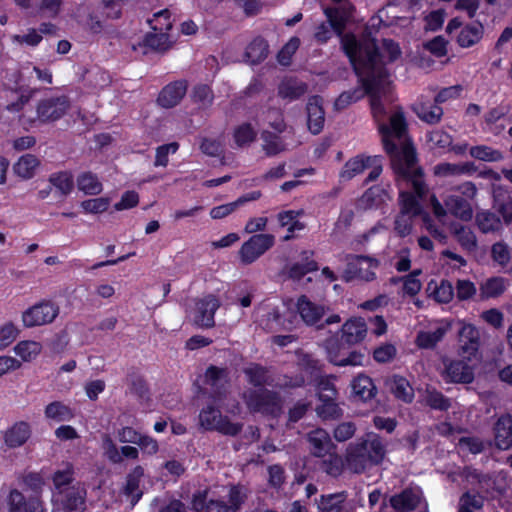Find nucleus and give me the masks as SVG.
Segmentation results:
<instances>
[{
  "mask_svg": "<svg viewBox=\"0 0 512 512\" xmlns=\"http://www.w3.org/2000/svg\"><path fill=\"white\" fill-rule=\"evenodd\" d=\"M341 43L356 74L364 82L370 94L371 111L378 123V128L380 129L382 124L390 126L391 119L395 115H400L404 133L407 134L403 114L390 107L394 97L390 76L384 67L383 60L387 58L388 61H394L399 57L401 52L398 44L392 40H384L379 50L374 39L369 36H363L357 40L353 35L343 36Z\"/></svg>",
  "mask_w": 512,
  "mask_h": 512,
  "instance_id": "nucleus-1",
  "label": "nucleus"
},
{
  "mask_svg": "<svg viewBox=\"0 0 512 512\" xmlns=\"http://www.w3.org/2000/svg\"><path fill=\"white\" fill-rule=\"evenodd\" d=\"M380 134L386 152L391 157L392 167L395 173L401 177V184H411L415 194L400 192L401 212L395 220V231L400 236L410 234L412 230V217L420 214L419 199L425 193L422 172L416 166L414 148L409 137L404 133V125L400 115L391 119V125L382 124Z\"/></svg>",
  "mask_w": 512,
  "mask_h": 512,
  "instance_id": "nucleus-2",
  "label": "nucleus"
},
{
  "mask_svg": "<svg viewBox=\"0 0 512 512\" xmlns=\"http://www.w3.org/2000/svg\"><path fill=\"white\" fill-rule=\"evenodd\" d=\"M385 454L386 448L382 439L376 434L369 433L347 447L346 468L353 473H362L369 467L380 464Z\"/></svg>",
  "mask_w": 512,
  "mask_h": 512,
  "instance_id": "nucleus-3",
  "label": "nucleus"
},
{
  "mask_svg": "<svg viewBox=\"0 0 512 512\" xmlns=\"http://www.w3.org/2000/svg\"><path fill=\"white\" fill-rule=\"evenodd\" d=\"M249 382L254 389L244 394L248 408L252 411L276 415L281 410V401L275 393L264 389L262 385L267 381L264 368L253 365L245 370Z\"/></svg>",
  "mask_w": 512,
  "mask_h": 512,
  "instance_id": "nucleus-4",
  "label": "nucleus"
},
{
  "mask_svg": "<svg viewBox=\"0 0 512 512\" xmlns=\"http://www.w3.org/2000/svg\"><path fill=\"white\" fill-rule=\"evenodd\" d=\"M35 65L30 62L23 64L19 70L9 79V95L6 109L12 113H18L23 110L26 104L37 93V89L32 87L35 76Z\"/></svg>",
  "mask_w": 512,
  "mask_h": 512,
  "instance_id": "nucleus-5",
  "label": "nucleus"
},
{
  "mask_svg": "<svg viewBox=\"0 0 512 512\" xmlns=\"http://www.w3.org/2000/svg\"><path fill=\"white\" fill-rule=\"evenodd\" d=\"M246 494L241 487H232L228 494V503L220 500H209L206 493H198L193 498V509L196 512H236Z\"/></svg>",
  "mask_w": 512,
  "mask_h": 512,
  "instance_id": "nucleus-6",
  "label": "nucleus"
},
{
  "mask_svg": "<svg viewBox=\"0 0 512 512\" xmlns=\"http://www.w3.org/2000/svg\"><path fill=\"white\" fill-rule=\"evenodd\" d=\"M59 313L58 304L50 300H42L24 310L21 321L26 328L44 326L54 322Z\"/></svg>",
  "mask_w": 512,
  "mask_h": 512,
  "instance_id": "nucleus-7",
  "label": "nucleus"
},
{
  "mask_svg": "<svg viewBox=\"0 0 512 512\" xmlns=\"http://www.w3.org/2000/svg\"><path fill=\"white\" fill-rule=\"evenodd\" d=\"M199 424L205 430L217 431L224 435L234 436L241 430L239 423L231 422L213 405H207L199 413Z\"/></svg>",
  "mask_w": 512,
  "mask_h": 512,
  "instance_id": "nucleus-8",
  "label": "nucleus"
},
{
  "mask_svg": "<svg viewBox=\"0 0 512 512\" xmlns=\"http://www.w3.org/2000/svg\"><path fill=\"white\" fill-rule=\"evenodd\" d=\"M86 490L79 484H73L65 490L54 491L52 503L56 510L64 512H82L85 508Z\"/></svg>",
  "mask_w": 512,
  "mask_h": 512,
  "instance_id": "nucleus-9",
  "label": "nucleus"
},
{
  "mask_svg": "<svg viewBox=\"0 0 512 512\" xmlns=\"http://www.w3.org/2000/svg\"><path fill=\"white\" fill-rule=\"evenodd\" d=\"M347 266L342 273V279L346 282L358 279L372 281L376 278L375 270L378 268V261L365 256H347Z\"/></svg>",
  "mask_w": 512,
  "mask_h": 512,
  "instance_id": "nucleus-10",
  "label": "nucleus"
},
{
  "mask_svg": "<svg viewBox=\"0 0 512 512\" xmlns=\"http://www.w3.org/2000/svg\"><path fill=\"white\" fill-rule=\"evenodd\" d=\"M459 355L469 362L479 361L481 358V338L477 327L472 324H462L458 330Z\"/></svg>",
  "mask_w": 512,
  "mask_h": 512,
  "instance_id": "nucleus-11",
  "label": "nucleus"
},
{
  "mask_svg": "<svg viewBox=\"0 0 512 512\" xmlns=\"http://www.w3.org/2000/svg\"><path fill=\"white\" fill-rule=\"evenodd\" d=\"M318 398L322 402L316 408L317 414L322 418H333L339 415L336 404L337 391L330 377H322L317 384Z\"/></svg>",
  "mask_w": 512,
  "mask_h": 512,
  "instance_id": "nucleus-12",
  "label": "nucleus"
},
{
  "mask_svg": "<svg viewBox=\"0 0 512 512\" xmlns=\"http://www.w3.org/2000/svg\"><path fill=\"white\" fill-rule=\"evenodd\" d=\"M275 237L271 234H255L245 241L240 250L239 257L243 264H251L273 247Z\"/></svg>",
  "mask_w": 512,
  "mask_h": 512,
  "instance_id": "nucleus-13",
  "label": "nucleus"
},
{
  "mask_svg": "<svg viewBox=\"0 0 512 512\" xmlns=\"http://www.w3.org/2000/svg\"><path fill=\"white\" fill-rule=\"evenodd\" d=\"M324 14L327 17L328 23L319 25L315 33L316 39L320 42H326L333 32L340 35L348 17L347 11L340 8H325Z\"/></svg>",
  "mask_w": 512,
  "mask_h": 512,
  "instance_id": "nucleus-14",
  "label": "nucleus"
},
{
  "mask_svg": "<svg viewBox=\"0 0 512 512\" xmlns=\"http://www.w3.org/2000/svg\"><path fill=\"white\" fill-rule=\"evenodd\" d=\"M69 108L66 96L45 98L37 104V116L42 122H53L63 117Z\"/></svg>",
  "mask_w": 512,
  "mask_h": 512,
  "instance_id": "nucleus-15",
  "label": "nucleus"
},
{
  "mask_svg": "<svg viewBox=\"0 0 512 512\" xmlns=\"http://www.w3.org/2000/svg\"><path fill=\"white\" fill-rule=\"evenodd\" d=\"M288 306L283 303L281 306L270 307L265 314L262 315L260 325L268 331H278L280 329L290 330L294 325L295 315L289 313Z\"/></svg>",
  "mask_w": 512,
  "mask_h": 512,
  "instance_id": "nucleus-16",
  "label": "nucleus"
},
{
  "mask_svg": "<svg viewBox=\"0 0 512 512\" xmlns=\"http://www.w3.org/2000/svg\"><path fill=\"white\" fill-rule=\"evenodd\" d=\"M220 307V300L214 295H206L195 304L194 322L201 327L209 328L214 325V314Z\"/></svg>",
  "mask_w": 512,
  "mask_h": 512,
  "instance_id": "nucleus-17",
  "label": "nucleus"
},
{
  "mask_svg": "<svg viewBox=\"0 0 512 512\" xmlns=\"http://www.w3.org/2000/svg\"><path fill=\"white\" fill-rule=\"evenodd\" d=\"M431 206L433 208L434 218L437 224L428 215H423V222L425 228L429 231L435 239L440 242L446 239L447 225H446V211L437 200L435 195L430 197Z\"/></svg>",
  "mask_w": 512,
  "mask_h": 512,
  "instance_id": "nucleus-18",
  "label": "nucleus"
},
{
  "mask_svg": "<svg viewBox=\"0 0 512 512\" xmlns=\"http://www.w3.org/2000/svg\"><path fill=\"white\" fill-rule=\"evenodd\" d=\"M8 512H45L41 501L34 496L27 499L24 494L16 489L12 490L8 497Z\"/></svg>",
  "mask_w": 512,
  "mask_h": 512,
  "instance_id": "nucleus-19",
  "label": "nucleus"
},
{
  "mask_svg": "<svg viewBox=\"0 0 512 512\" xmlns=\"http://www.w3.org/2000/svg\"><path fill=\"white\" fill-rule=\"evenodd\" d=\"M296 308L303 322L311 326L317 324L326 313L325 306L312 302L306 296L298 298Z\"/></svg>",
  "mask_w": 512,
  "mask_h": 512,
  "instance_id": "nucleus-20",
  "label": "nucleus"
},
{
  "mask_svg": "<svg viewBox=\"0 0 512 512\" xmlns=\"http://www.w3.org/2000/svg\"><path fill=\"white\" fill-rule=\"evenodd\" d=\"M494 440L497 448L507 450L512 447V416L502 415L494 426Z\"/></svg>",
  "mask_w": 512,
  "mask_h": 512,
  "instance_id": "nucleus-21",
  "label": "nucleus"
},
{
  "mask_svg": "<svg viewBox=\"0 0 512 512\" xmlns=\"http://www.w3.org/2000/svg\"><path fill=\"white\" fill-rule=\"evenodd\" d=\"M307 118L308 129L313 134L320 133L325 122V114L320 97L313 96L309 99L307 104Z\"/></svg>",
  "mask_w": 512,
  "mask_h": 512,
  "instance_id": "nucleus-22",
  "label": "nucleus"
},
{
  "mask_svg": "<svg viewBox=\"0 0 512 512\" xmlns=\"http://www.w3.org/2000/svg\"><path fill=\"white\" fill-rule=\"evenodd\" d=\"M390 503L397 512H409L424 506L421 492L418 490H405L401 494L393 496Z\"/></svg>",
  "mask_w": 512,
  "mask_h": 512,
  "instance_id": "nucleus-23",
  "label": "nucleus"
},
{
  "mask_svg": "<svg viewBox=\"0 0 512 512\" xmlns=\"http://www.w3.org/2000/svg\"><path fill=\"white\" fill-rule=\"evenodd\" d=\"M508 113V105L500 104L490 108L483 116L484 129L495 136L500 135L506 129V126L504 124H498V122L506 117Z\"/></svg>",
  "mask_w": 512,
  "mask_h": 512,
  "instance_id": "nucleus-24",
  "label": "nucleus"
},
{
  "mask_svg": "<svg viewBox=\"0 0 512 512\" xmlns=\"http://www.w3.org/2000/svg\"><path fill=\"white\" fill-rule=\"evenodd\" d=\"M187 91V84L185 81H177L168 84L163 88L159 97L158 103L165 108H171L177 105L184 97Z\"/></svg>",
  "mask_w": 512,
  "mask_h": 512,
  "instance_id": "nucleus-25",
  "label": "nucleus"
},
{
  "mask_svg": "<svg viewBox=\"0 0 512 512\" xmlns=\"http://www.w3.org/2000/svg\"><path fill=\"white\" fill-rule=\"evenodd\" d=\"M40 160L33 154H24L13 164L14 174L22 180L32 179L39 170Z\"/></svg>",
  "mask_w": 512,
  "mask_h": 512,
  "instance_id": "nucleus-26",
  "label": "nucleus"
},
{
  "mask_svg": "<svg viewBox=\"0 0 512 512\" xmlns=\"http://www.w3.org/2000/svg\"><path fill=\"white\" fill-rule=\"evenodd\" d=\"M493 208L505 224H512V197L500 186L493 189Z\"/></svg>",
  "mask_w": 512,
  "mask_h": 512,
  "instance_id": "nucleus-27",
  "label": "nucleus"
},
{
  "mask_svg": "<svg viewBox=\"0 0 512 512\" xmlns=\"http://www.w3.org/2000/svg\"><path fill=\"white\" fill-rule=\"evenodd\" d=\"M388 390L398 399L405 403L413 401L415 393L409 381L399 375H394L386 381Z\"/></svg>",
  "mask_w": 512,
  "mask_h": 512,
  "instance_id": "nucleus-28",
  "label": "nucleus"
},
{
  "mask_svg": "<svg viewBox=\"0 0 512 512\" xmlns=\"http://www.w3.org/2000/svg\"><path fill=\"white\" fill-rule=\"evenodd\" d=\"M303 215L302 211L287 210L277 215L281 227L287 228V234L283 237L284 241L292 239L297 232L304 230L305 224L299 220Z\"/></svg>",
  "mask_w": 512,
  "mask_h": 512,
  "instance_id": "nucleus-29",
  "label": "nucleus"
},
{
  "mask_svg": "<svg viewBox=\"0 0 512 512\" xmlns=\"http://www.w3.org/2000/svg\"><path fill=\"white\" fill-rule=\"evenodd\" d=\"M226 372L223 369H219L216 367H210L207 369L205 374V379L207 384H209L213 391V400L215 404L222 405L223 403V392L221 391L226 384Z\"/></svg>",
  "mask_w": 512,
  "mask_h": 512,
  "instance_id": "nucleus-30",
  "label": "nucleus"
},
{
  "mask_svg": "<svg viewBox=\"0 0 512 512\" xmlns=\"http://www.w3.org/2000/svg\"><path fill=\"white\" fill-rule=\"evenodd\" d=\"M367 332V326L362 318H352L342 326V336L349 344L362 341Z\"/></svg>",
  "mask_w": 512,
  "mask_h": 512,
  "instance_id": "nucleus-31",
  "label": "nucleus"
},
{
  "mask_svg": "<svg viewBox=\"0 0 512 512\" xmlns=\"http://www.w3.org/2000/svg\"><path fill=\"white\" fill-rule=\"evenodd\" d=\"M308 441L311 445L313 455L323 457L333 447L329 434L323 429H316L308 434Z\"/></svg>",
  "mask_w": 512,
  "mask_h": 512,
  "instance_id": "nucleus-32",
  "label": "nucleus"
},
{
  "mask_svg": "<svg viewBox=\"0 0 512 512\" xmlns=\"http://www.w3.org/2000/svg\"><path fill=\"white\" fill-rule=\"evenodd\" d=\"M484 32V27L479 21L465 25L457 36V43L462 48H469L478 43Z\"/></svg>",
  "mask_w": 512,
  "mask_h": 512,
  "instance_id": "nucleus-33",
  "label": "nucleus"
},
{
  "mask_svg": "<svg viewBox=\"0 0 512 512\" xmlns=\"http://www.w3.org/2000/svg\"><path fill=\"white\" fill-rule=\"evenodd\" d=\"M450 234H453L456 241L464 250L473 251L476 249V236L469 227L454 221H450Z\"/></svg>",
  "mask_w": 512,
  "mask_h": 512,
  "instance_id": "nucleus-34",
  "label": "nucleus"
},
{
  "mask_svg": "<svg viewBox=\"0 0 512 512\" xmlns=\"http://www.w3.org/2000/svg\"><path fill=\"white\" fill-rule=\"evenodd\" d=\"M31 429L27 422L15 423L5 433V443L11 448L22 446L30 437Z\"/></svg>",
  "mask_w": 512,
  "mask_h": 512,
  "instance_id": "nucleus-35",
  "label": "nucleus"
},
{
  "mask_svg": "<svg viewBox=\"0 0 512 512\" xmlns=\"http://www.w3.org/2000/svg\"><path fill=\"white\" fill-rule=\"evenodd\" d=\"M351 388L354 395L363 401L374 398L377 393L372 379L365 374H359L355 377L351 382Z\"/></svg>",
  "mask_w": 512,
  "mask_h": 512,
  "instance_id": "nucleus-36",
  "label": "nucleus"
},
{
  "mask_svg": "<svg viewBox=\"0 0 512 512\" xmlns=\"http://www.w3.org/2000/svg\"><path fill=\"white\" fill-rule=\"evenodd\" d=\"M376 161L371 156H356L347 161L340 172V179L347 181L367 169L369 162Z\"/></svg>",
  "mask_w": 512,
  "mask_h": 512,
  "instance_id": "nucleus-37",
  "label": "nucleus"
},
{
  "mask_svg": "<svg viewBox=\"0 0 512 512\" xmlns=\"http://www.w3.org/2000/svg\"><path fill=\"white\" fill-rule=\"evenodd\" d=\"M43 346L35 340H22L18 342L13 351L23 362L34 361L42 352Z\"/></svg>",
  "mask_w": 512,
  "mask_h": 512,
  "instance_id": "nucleus-38",
  "label": "nucleus"
},
{
  "mask_svg": "<svg viewBox=\"0 0 512 512\" xmlns=\"http://www.w3.org/2000/svg\"><path fill=\"white\" fill-rule=\"evenodd\" d=\"M474 380V369L463 361H450V382L470 384Z\"/></svg>",
  "mask_w": 512,
  "mask_h": 512,
  "instance_id": "nucleus-39",
  "label": "nucleus"
},
{
  "mask_svg": "<svg viewBox=\"0 0 512 512\" xmlns=\"http://www.w3.org/2000/svg\"><path fill=\"white\" fill-rule=\"evenodd\" d=\"M44 415L47 419L54 422H66L73 419L74 412L65 403L61 401H54L45 407Z\"/></svg>",
  "mask_w": 512,
  "mask_h": 512,
  "instance_id": "nucleus-40",
  "label": "nucleus"
},
{
  "mask_svg": "<svg viewBox=\"0 0 512 512\" xmlns=\"http://www.w3.org/2000/svg\"><path fill=\"white\" fill-rule=\"evenodd\" d=\"M172 41L166 32H155L147 34L142 42L145 47L144 53L148 50L163 52L171 47Z\"/></svg>",
  "mask_w": 512,
  "mask_h": 512,
  "instance_id": "nucleus-41",
  "label": "nucleus"
},
{
  "mask_svg": "<svg viewBox=\"0 0 512 512\" xmlns=\"http://www.w3.org/2000/svg\"><path fill=\"white\" fill-rule=\"evenodd\" d=\"M476 224L482 233L496 232L502 228L500 217L489 210L476 214Z\"/></svg>",
  "mask_w": 512,
  "mask_h": 512,
  "instance_id": "nucleus-42",
  "label": "nucleus"
},
{
  "mask_svg": "<svg viewBox=\"0 0 512 512\" xmlns=\"http://www.w3.org/2000/svg\"><path fill=\"white\" fill-rule=\"evenodd\" d=\"M450 215L463 221L471 220L473 210L470 201L459 195H450Z\"/></svg>",
  "mask_w": 512,
  "mask_h": 512,
  "instance_id": "nucleus-43",
  "label": "nucleus"
},
{
  "mask_svg": "<svg viewBox=\"0 0 512 512\" xmlns=\"http://www.w3.org/2000/svg\"><path fill=\"white\" fill-rule=\"evenodd\" d=\"M505 290L506 280L500 276L488 278L480 286L481 297L483 299L499 297Z\"/></svg>",
  "mask_w": 512,
  "mask_h": 512,
  "instance_id": "nucleus-44",
  "label": "nucleus"
},
{
  "mask_svg": "<svg viewBox=\"0 0 512 512\" xmlns=\"http://www.w3.org/2000/svg\"><path fill=\"white\" fill-rule=\"evenodd\" d=\"M474 159L484 162H500L504 159L503 152L487 145H476L469 148Z\"/></svg>",
  "mask_w": 512,
  "mask_h": 512,
  "instance_id": "nucleus-45",
  "label": "nucleus"
},
{
  "mask_svg": "<svg viewBox=\"0 0 512 512\" xmlns=\"http://www.w3.org/2000/svg\"><path fill=\"white\" fill-rule=\"evenodd\" d=\"M144 476V469L138 465L127 476V483L125 486V493L132 498V504H135L141 498V491L139 490V484Z\"/></svg>",
  "mask_w": 512,
  "mask_h": 512,
  "instance_id": "nucleus-46",
  "label": "nucleus"
},
{
  "mask_svg": "<svg viewBox=\"0 0 512 512\" xmlns=\"http://www.w3.org/2000/svg\"><path fill=\"white\" fill-rule=\"evenodd\" d=\"M306 91V84L295 79H286L282 81L279 86V95L290 101L299 98L305 94Z\"/></svg>",
  "mask_w": 512,
  "mask_h": 512,
  "instance_id": "nucleus-47",
  "label": "nucleus"
},
{
  "mask_svg": "<svg viewBox=\"0 0 512 512\" xmlns=\"http://www.w3.org/2000/svg\"><path fill=\"white\" fill-rule=\"evenodd\" d=\"M77 187L87 195H97L103 190L102 183L91 172H83L78 176Z\"/></svg>",
  "mask_w": 512,
  "mask_h": 512,
  "instance_id": "nucleus-48",
  "label": "nucleus"
},
{
  "mask_svg": "<svg viewBox=\"0 0 512 512\" xmlns=\"http://www.w3.org/2000/svg\"><path fill=\"white\" fill-rule=\"evenodd\" d=\"M388 198L389 196L384 188L380 186H373L363 194L360 199V203L365 208H372L384 203Z\"/></svg>",
  "mask_w": 512,
  "mask_h": 512,
  "instance_id": "nucleus-49",
  "label": "nucleus"
},
{
  "mask_svg": "<svg viewBox=\"0 0 512 512\" xmlns=\"http://www.w3.org/2000/svg\"><path fill=\"white\" fill-rule=\"evenodd\" d=\"M257 136V132L250 123L238 125L233 132V139L238 147L251 144Z\"/></svg>",
  "mask_w": 512,
  "mask_h": 512,
  "instance_id": "nucleus-50",
  "label": "nucleus"
},
{
  "mask_svg": "<svg viewBox=\"0 0 512 512\" xmlns=\"http://www.w3.org/2000/svg\"><path fill=\"white\" fill-rule=\"evenodd\" d=\"M364 89L356 88L350 91L343 92L339 95V97L335 100L334 106L337 110H342L348 107L350 104L361 99L365 94H370L367 92L366 85L361 80Z\"/></svg>",
  "mask_w": 512,
  "mask_h": 512,
  "instance_id": "nucleus-51",
  "label": "nucleus"
},
{
  "mask_svg": "<svg viewBox=\"0 0 512 512\" xmlns=\"http://www.w3.org/2000/svg\"><path fill=\"white\" fill-rule=\"evenodd\" d=\"M247 60L252 63H258L267 56V44L261 39H254L246 48L245 52Z\"/></svg>",
  "mask_w": 512,
  "mask_h": 512,
  "instance_id": "nucleus-52",
  "label": "nucleus"
},
{
  "mask_svg": "<svg viewBox=\"0 0 512 512\" xmlns=\"http://www.w3.org/2000/svg\"><path fill=\"white\" fill-rule=\"evenodd\" d=\"M261 137L263 140V150L269 156L276 155L286 149L285 144L278 135L263 131Z\"/></svg>",
  "mask_w": 512,
  "mask_h": 512,
  "instance_id": "nucleus-53",
  "label": "nucleus"
},
{
  "mask_svg": "<svg viewBox=\"0 0 512 512\" xmlns=\"http://www.w3.org/2000/svg\"><path fill=\"white\" fill-rule=\"evenodd\" d=\"M328 356L329 360L338 366H363L364 365V355L360 352L353 351L347 357H340L338 354L334 353L329 347Z\"/></svg>",
  "mask_w": 512,
  "mask_h": 512,
  "instance_id": "nucleus-54",
  "label": "nucleus"
},
{
  "mask_svg": "<svg viewBox=\"0 0 512 512\" xmlns=\"http://www.w3.org/2000/svg\"><path fill=\"white\" fill-rule=\"evenodd\" d=\"M19 334L20 329L12 321L3 323L0 326V351L11 345Z\"/></svg>",
  "mask_w": 512,
  "mask_h": 512,
  "instance_id": "nucleus-55",
  "label": "nucleus"
},
{
  "mask_svg": "<svg viewBox=\"0 0 512 512\" xmlns=\"http://www.w3.org/2000/svg\"><path fill=\"white\" fill-rule=\"evenodd\" d=\"M445 335L444 328H437L434 331H422L418 334L416 343L420 348H433Z\"/></svg>",
  "mask_w": 512,
  "mask_h": 512,
  "instance_id": "nucleus-56",
  "label": "nucleus"
},
{
  "mask_svg": "<svg viewBox=\"0 0 512 512\" xmlns=\"http://www.w3.org/2000/svg\"><path fill=\"white\" fill-rule=\"evenodd\" d=\"M49 181L62 195L70 194L74 187L72 175L68 172L53 174Z\"/></svg>",
  "mask_w": 512,
  "mask_h": 512,
  "instance_id": "nucleus-57",
  "label": "nucleus"
},
{
  "mask_svg": "<svg viewBox=\"0 0 512 512\" xmlns=\"http://www.w3.org/2000/svg\"><path fill=\"white\" fill-rule=\"evenodd\" d=\"M415 109L418 116L427 123H435L439 121L443 114L442 108L436 104L427 105L420 103L416 105Z\"/></svg>",
  "mask_w": 512,
  "mask_h": 512,
  "instance_id": "nucleus-58",
  "label": "nucleus"
},
{
  "mask_svg": "<svg viewBox=\"0 0 512 512\" xmlns=\"http://www.w3.org/2000/svg\"><path fill=\"white\" fill-rule=\"evenodd\" d=\"M483 507V498L478 494L465 492L459 500L458 512H475Z\"/></svg>",
  "mask_w": 512,
  "mask_h": 512,
  "instance_id": "nucleus-59",
  "label": "nucleus"
},
{
  "mask_svg": "<svg viewBox=\"0 0 512 512\" xmlns=\"http://www.w3.org/2000/svg\"><path fill=\"white\" fill-rule=\"evenodd\" d=\"M73 481V468L70 464H66L62 469L57 470L53 475V483L55 490H65V488L72 486Z\"/></svg>",
  "mask_w": 512,
  "mask_h": 512,
  "instance_id": "nucleus-60",
  "label": "nucleus"
},
{
  "mask_svg": "<svg viewBox=\"0 0 512 512\" xmlns=\"http://www.w3.org/2000/svg\"><path fill=\"white\" fill-rule=\"evenodd\" d=\"M80 206L84 213L100 214L108 209L110 206V199L107 197L92 198L82 201Z\"/></svg>",
  "mask_w": 512,
  "mask_h": 512,
  "instance_id": "nucleus-61",
  "label": "nucleus"
},
{
  "mask_svg": "<svg viewBox=\"0 0 512 512\" xmlns=\"http://www.w3.org/2000/svg\"><path fill=\"white\" fill-rule=\"evenodd\" d=\"M459 452L479 454L484 451V442L479 437H461L457 443Z\"/></svg>",
  "mask_w": 512,
  "mask_h": 512,
  "instance_id": "nucleus-62",
  "label": "nucleus"
},
{
  "mask_svg": "<svg viewBox=\"0 0 512 512\" xmlns=\"http://www.w3.org/2000/svg\"><path fill=\"white\" fill-rule=\"evenodd\" d=\"M149 24L153 31L167 33L172 27L170 12L168 10H162L154 14L153 18L149 20Z\"/></svg>",
  "mask_w": 512,
  "mask_h": 512,
  "instance_id": "nucleus-63",
  "label": "nucleus"
},
{
  "mask_svg": "<svg viewBox=\"0 0 512 512\" xmlns=\"http://www.w3.org/2000/svg\"><path fill=\"white\" fill-rule=\"evenodd\" d=\"M344 498L340 494H333L322 497L319 503L320 512H342V503Z\"/></svg>",
  "mask_w": 512,
  "mask_h": 512,
  "instance_id": "nucleus-64",
  "label": "nucleus"
}]
</instances>
